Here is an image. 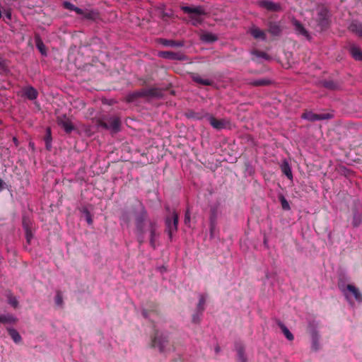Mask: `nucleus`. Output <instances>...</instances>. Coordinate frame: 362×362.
<instances>
[{
  "mask_svg": "<svg viewBox=\"0 0 362 362\" xmlns=\"http://www.w3.org/2000/svg\"><path fill=\"white\" fill-rule=\"evenodd\" d=\"M11 320L10 317H6L5 316H0V322H8Z\"/></svg>",
  "mask_w": 362,
  "mask_h": 362,
  "instance_id": "nucleus-31",
  "label": "nucleus"
},
{
  "mask_svg": "<svg viewBox=\"0 0 362 362\" xmlns=\"http://www.w3.org/2000/svg\"><path fill=\"white\" fill-rule=\"evenodd\" d=\"M283 173L291 180H293V174L291 167L287 161H284L281 165Z\"/></svg>",
  "mask_w": 362,
  "mask_h": 362,
  "instance_id": "nucleus-9",
  "label": "nucleus"
},
{
  "mask_svg": "<svg viewBox=\"0 0 362 362\" xmlns=\"http://www.w3.org/2000/svg\"><path fill=\"white\" fill-rule=\"evenodd\" d=\"M347 291L348 293H346L345 295L349 300H350L351 297H354L357 301L361 302L362 300V296L358 290L355 286L352 285H348Z\"/></svg>",
  "mask_w": 362,
  "mask_h": 362,
  "instance_id": "nucleus-5",
  "label": "nucleus"
},
{
  "mask_svg": "<svg viewBox=\"0 0 362 362\" xmlns=\"http://www.w3.org/2000/svg\"><path fill=\"white\" fill-rule=\"evenodd\" d=\"M204 303H205V297L202 296L200 298L199 303V308L201 309L202 310H203V309H204L203 305H204Z\"/></svg>",
  "mask_w": 362,
  "mask_h": 362,
  "instance_id": "nucleus-28",
  "label": "nucleus"
},
{
  "mask_svg": "<svg viewBox=\"0 0 362 362\" xmlns=\"http://www.w3.org/2000/svg\"><path fill=\"white\" fill-rule=\"evenodd\" d=\"M4 185V181L0 179V191L3 189Z\"/></svg>",
  "mask_w": 362,
  "mask_h": 362,
  "instance_id": "nucleus-36",
  "label": "nucleus"
},
{
  "mask_svg": "<svg viewBox=\"0 0 362 362\" xmlns=\"http://www.w3.org/2000/svg\"><path fill=\"white\" fill-rule=\"evenodd\" d=\"M151 244L152 245V246L155 247V244H154V233H151Z\"/></svg>",
  "mask_w": 362,
  "mask_h": 362,
  "instance_id": "nucleus-35",
  "label": "nucleus"
},
{
  "mask_svg": "<svg viewBox=\"0 0 362 362\" xmlns=\"http://www.w3.org/2000/svg\"><path fill=\"white\" fill-rule=\"evenodd\" d=\"M269 83V81L268 80H265V79L257 80L252 83V84L254 86H264V85H267Z\"/></svg>",
  "mask_w": 362,
  "mask_h": 362,
  "instance_id": "nucleus-24",
  "label": "nucleus"
},
{
  "mask_svg": "<svg viewBox=\"0 0 362 362\" xmlns=\"http://www.w3.org/2000/svg\"><path fill=\"white\" fill-rule=\"evenodd\" d=\"M36 45H37V47L38 48V49L40 50V52L42 54H46L45 45H44V44L42 43V42L40 40H37Z\"/></svg>",
  "mask_w": 362,
  "mask_h": 362,
  "instance_id": "nucleus-19",
  "label": "nucleus"
},
{
  "mask_svg": "<svg viewBox=\"0 0 362 362\" xmlns=\"http://www.w3.org/2000/svg\"><path fill=\"white\" fill-rule=\"evenodd\" d=\"M193 80L200 84L209 86L211 85V82L209 79H204L199 76H193Z\"/></svg>",
  "mask_w": 362,
  "mask_h": 362,
  "instance_id": "nucleus-16",
  "label": "nucleus"
},
{
  "mask_svg": "<svg viewBox=\"0 0 362 362\" xmlns=\"http://www.w3.org/2000/svg\"><path fill=\"white\" fill-rule=\"evenodd\" d=\"M163 44L167 46H172L174 45L173 41L163 40Z\"/></svg>",
  "mask_w": 362,
  "mask_h": 362,
  "instance_id": "nucleus-34",
  "label": "nucleus"
},
{
  "mask_svg": "<svg viewBox=\"0 0 362 362\" xmlns=\"http://www.w3.org/2000/svg\"><path fill=\"white\" fill-rule=\"evenodd\" d=\"M332 116L329 114H315L312 112H306L302 115L303 118L310 121L325 119L330 118Z\"/></svg>",
  "mask_w": 362,
  "mask_h": 362,
  "instance_id": "nucleus-4",
  "label": "nucleus"
},
{
  "mask_svg": "<svg viewBox=\"0 0 362 362\" xmlns=\"http://www.w3.org/2000/svg\"><path fill=\"white\" fill-rule=\"evenodd\" d=\"M202 40L207 42H214L217 40V37L215 35L211 33H205L201 35Z\"/></svg>",
  "mask_w": 362,
  "mask_h": 362,
  "instance_id": "nucleus-12",
  "label": "nucleus"
},
{
  "mask_svg": "<svg viewBox=\"0 0 362 362\" xmlns=\"http://www.w3.org/2000/svg\"><path fill=\"white\" fill-rule=\"evenodd\" d=\"M280 31V28L277 25H271L269 27V32L273 35H278Z\"/></svg>",
  "mask_w": 362,
  "mask_h": 362,
  "instance_id": "nucleus-20",
  "label": "nucleus"
},
{
  "mask_svg": "<svg viewBox=\"0 0 362 362\" xmlns=\"http://www.w3.org/2000/svg\"><path fill=\"white\" fill-rule=\"evenodd\" d=\"M58 124L64 128L66 133H71L73 130L75 129V127L71 122V121L66 117L59 118Z\"/></svg>",
  "mask_w": 362,
  "mask_h": 362,
  "instance_id": "nucleus-7",
  "label": "nucleus"
},
{
  "mask_svg": "<svg viewBox=\"0 0 362 362\" xmlns=\"http://www.w3.org/2000/svg\"><path fill=\"white\" fill-rule=\"evenodd\" d=\"M65 5V7L67 8H69V9H71V10H74L78 14H82L83 12L81 11V9L78 8H74L73 5H71V4L69 3H67L66 2L64 4Z\"/></svg>",
  "mask_w": 362,
  "mask_h": 362,
  "instance_id": "nucleus-23",
  "label": "nucleus"
},
{
  "mask_svg": "<svg viewBox=\"0 0 362 362\" xmlns=\"http://www.w3.org/2000/svg\"><path fill=\"white\" fill-rule=\"evenodd\" d=\"M361 36H362V30L359 32Z\"/></svg>",
  "mask_w": 362,
  "mask_h": 362,
  "instance_id": "nucleus-38",
  "label": "nucleus"
},
{
  "mask_svg": "<svg viewBox=\"0 0 362 362\" xmlns=\"http://www.w3.org/2000/svg\"><path fill=\"white\" fill-rule=\"evenodd\" d=\"M252 54L254 55H255L257 57H261V58H263V59H269V56L264 53V52H257V51H254L252 52Z\"/></svg>",
  "mask_w": 362,
  "mask_h": 362,
  "instance_id": "nucleus-25",
  "label": "nucleus"
},
{
  "mask_svg": "<svg viewBox=\"0 0 362 362\" xmlns=\"http://www.w3.org/2000/svg\"><path fill=\"white\" fill-rule=\"evenodd\" d=\"M250 32L255 38L262 40L265 38V33L257 27L251 28Z\"/></svg>",
  "mask_w": 362,
  "mask_h": 362,
  "instance_id": "nucleus-10",
  "label": "nucleus"
},
{
  "mask_svg": "<svg viewBox=\"0 0 362 362\" xmlns=\"http://www.w3.org/2000/svg\"><path fill=\"white\" fill-rule=\"evenodd\" d=\"M23 228L25 231V238H26L27 242L28 243H30L33 238V233H32L31 227L30 226L29 221L23 220Z\"/></svg>",
  "mask_w": 362,
  "mask_h": 362,
  "instance_id": "nucleus-8",
  "label": "nucleus"
},
{
  "mask_svg": "<svg viewBox=\"0 0 362 362\" xmlns=\"http://www.w3.org/2000/svg\"><path fill=\"white\" fill-rule=\"evenodd\" d=\"M209 121L210 124L216 129H230L231 127L230 122L227 119H218L211 116Z\"/></svg>",
  "mask_w": 362,
  "mask_h": 362,
  "instance_id": "nucleus-2",
  "label": "nucleus"
},
{
  "mask_svg": "<svg viewBox=\"0 0 362 362\" xmlns=\"http://www.w3.org/2000/svg\"><path fill=\"white\" fill-rule=\"evenodd\" d=\"M9 303L12 305L13 307H16L18 301L15 298H11L9 299Z\"/></svg>",
  "mask_w": 362,
  "mask_h": 362,
  "instance_id": "nucleus-30",
  "label": "nucleus"
},
{
  "mask_svg": "<svg viewBox=\"0 0 362 362\" xmlns=\"http://www.w3.org/2000/svg\"><path fill=\"white\" fill-rule=\"evenodd\" d=\"M282 330H283V332L285 334L286 337L288 340H293V334L290 332V331L286 327H282Z\"/></svg>",
  "mask_w": 362,
  "mask_h": 362,
  "instance_id": "nucleus-22",
  "label": "nucleus"
},
{
  "mask_svg": "<svg viewBox=\"0 0 362 362\" xmlns=\"http://www.w3.org/2000/svg\"><path fill=\"white\" fill-rule=\"evenodd\" d=\"M101 125L106 129H110L116 132L119 130L120 120L117 117H111L109 120V124L102 122Z\"/></svg>",
  "mask_w": 362,
  "mask_h": 362,
  "instance_id": "nucleus-6",
  "label": "nucleus"
},
{
  "mask_svg": "<svg viewBox=\"0 0 362 362\" xmlns=\"http://www.w3.org/2000/svg\"><path fill=\"white\" fill-rule=\"evenodd\" d=\"M264 6L270 11H279L280 9V6L276 4H274L271 1H264L263 2Z\"/></svg>",
  "mask_w": 362,
  "mask_h": 362,
  "instance_id": "nucleus-14",
  "label": "nucleus"
},
{
  "mask_svg": "<svg viewBox=\"0 0 362 362\" xmlns=\"http://www.w3.org/2000/svg\"><path fill=\"white\" fill-rule=\"evenodd\" d=\"M86 17L90 19H96L98 17V13L93 11H88L86 13Z\"/></svg>",
  "mask_w": 362,
  "mask_h": 362,
  "instance_id": "nucleus-26",
  "label": "nucleus"
},
{
  "mask_svg": "<svg viewBox=\"0 0 362 362\" xmlns=\"http://www.w3.org/2000/svg\"><path fill=\"white\" fill-rule=\"evenodd\" d=\"M56 303L57 305H61L62 304V297L59 294H57V296H56Z\"/></svg>",
  "mask_w": 362,
  "mask_h": 362,
  "instance_id": "nucleus-32",
  "label": "nucleus"
},
{
  "mask_svg": "<svg viewBox=\"0 0 362 362\" xmlns=\"http://www.w3.org/2000/svg\"><path fill=\"white\" fill-rule=\"evenodd\" d=\"M189 216H187V214H186V216H185V222H187V221H189Z\"/></svg>",
  "mask_w": 362,
  "mask_h": 362,
  "instance_id": "nucleus-37",
  "label": "nucleus"
},
{
  "mask_svg": "<svg viewBox=\"0 0 362 362\" xmlns=\"http://www.w3.org/2000/svg\"><path fill=\"white\" fill-rule=\"evenodd\" d=\"M24 95L30 100H34L37 98V93L35 89L32 87H28L23 90Z\"/></svg>",
  "mask_w": 362,
  "mask_h": 362,
  "instance_id": "nucleus-11",
  "label": "nucleus"
},
{
  "mask_svg": "<svg viewBox=\"0 0 362 362\" xmlns=\"http://www.w3.org/2000/svg\"><path fill=\"white\" fill-rule=\"evenodd\" d=\"M351 54L355 59L362 60V52L358 47H352L351 48Z\"/></svg>",
  "mask_w": 362,
  "mask_h": 362,
  "instance_id": "nucleus-13",
  "label": "nucleus"
},
{
  "mask_svg": "<svg viewBox=\"0 0 362 362\" xmlns=\"http://www.w3.org/2000/svg\"><path fill=\"white\" fill-rule=\"evenodd\" d=\"M8 332H9L10 336L12 337V339H13V341L17 343L20 341L21 337H20L19 334L18 333V332H16L14 329H9Z\"/></svg>",
  "mask_w": 362,
  "mask_h": 362,
  "instance_id": "nucleus-17",
  "label": "nucleus"
},
{
  "mask_svg": "<svg viewBox=\"0 0 362 362\" xmlns=\"http://www.w3.org/2000/svg\"><path fill=\"white\" fill-rule=\"evenodd\" d=\"M295 26L296 30L301 35H303L305 36H308L307 31L305 30V28L298 23L295 22Z\"/></svg>",
  "mask_w": 362,
  "mask_h": 362,
  "instance_id": "nucleus-18",
  "label": "nucleus"
},
{
  "mask_svg": "<svg viewBox=\"0 0 362 362\" xmlns=\"http://www.w3.org/2000/svg\"><path fill=\"white\" fill-rule=\"evenodd\" d=\"M173 221L169 218L166 220V228L167 231L169 235V238L171 239L173 236V233L177 231V223H178V216L177 214L175 212L173 214Z\"/></svg>",
  "mask_w": 362,
  "mask_h": 362,
  "instance_id": "nucleus-3",
  "label": "nucleus"
},
{
  "mask_svg": "<svg viewBox=\"0 0 362 362\" xmlns=\"http://www.w3.org/2000/svg\"><path fill=\"white\" fill-rule=\"evenodd\" d=\"M45 141L46 144V148L47 149H50L51 148V142H52V134L50 128L47 129V134L45 137Z\"/></svg>",
  "mask_w": 362,
  "mask_h": 362,
  "instance_id": "nucleus-15",
  "label": "nucleus"
},
{
  "mask_svg": "<svg viewBox=\"0 0 362 362\" xmlns=\"http://www.w3.org/2000/svg\"><path fill=\"white\" fill-rule=\"evenodd\" d=\"M181 8L185 13L189 15V18L193 24L200 23L203 19V16L205 14L204 8L201 6H182Z\"/></svg>",
  "mask_w": 362,
  "mask_h": 362,
  "instance_id": "nucleus-1",
  "label": "nucleus"
},
{
  "mask_svg": "<svg viewBox=\"0 0 362 362\" xmlns=\"http://www.w3.org/2000/svg\"><path fill=\"white\" fill-rule=\"evenodd\" d=\"M153 346H155V347H156V346L159 347L160 350L162 349V347L160 346V344H159L158 341L156 339H155L153 340Z\"/></svg>",
  "mask_w": 362,
  "mask_h": 362,
  "instance_id": "nucleus-33",
  "label": "nucleus"
},
{
  "mask_svg": "<svg viewBox=\"0 0 362 362\" xmlns=\"http://www.w3.org/2000/svg\"><path fill=\"white\" fill-rule=\"evenodd\" d=\"M158 55L163 58H170L171 57V53L168 52H159Z\"/></svg>",
  "mask_w": 362,
  "mask_h": 362,
  "instance_id": "nucleus-27",
  "label": "nucleus"
},
{
  "mask_svg": "<svg viewBox=\"0 0 362 362\" xmlns=\"http://www.w3.org/2000/svg\"><path fill=\"white\" fill-rule=\"evenodd\" d=\"M2 16L1 17L4 20H8L10 21L11 19V11L10 9H4V11H2Z\"/></svg>",
  "mask_w": 362,
  "mask_h": 362,
  "instance_id": "nucleus-21",
  "label": "nucleus"
},
{
  "mask_svg": "<svg viewBox=\"0 0 362 362\" xmlns=\"http://www.w3.org/2000/svg\"><path fill=\"white\" fill-rule=\"evenodd\" d=\"M281 204H282V207L284 209H289V204L284 198L282 199Z\"/></svg>",
  "mask_w": 362,
  "mask_h": 362,
  "instance_id": "nucleus-29",
  "label": "nucleus"
}]
</instances>
